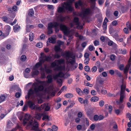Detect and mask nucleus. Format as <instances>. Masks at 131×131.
I'll return each instance as SVG.
<instances>
[{"label":"nucleus","instance_id":"f257e3e1","mask_svg":"<svg viewBox=\"0 0 131 131\" xmlns=\"http://www.w3.org/2000/svg\"><path fill=\"white\" fill-rule=\"evenodd\" d=\"M23 122L25 125L27 123L28 126L31 127L34 130L36 131H46L43 129H39L37 122L36 121L33 122L32 117L29 114H25Z\"/></svg>","mask_w":131,"mask_h":131},{"label":"nucleus","instance_id":"f03ea898","mask_svg":"<svg viewBox=\"0 0 131 131\" xmlns=\"http://www.w3.org/2000/svg\"><path fill=\"white\" fill-rule=\"evenodd\" d=\"M33 101H29L28 102V104L32 109H35L40 111L45 107L46 104L44 103L41 105L40 107L35 106V104H40L43 102L42 99H32Z\"/></svg>","mask_w":131,"mask_h":131},{"label":"nucleus","instance_id":"7ed1b4c3","mask_svg":"<svg viewBox=\"0 0 131 131\" xmlns=\"http://www.w3.org/2000/svg\"><path fill=\"white\" fill-rule=\"evenodd\" d=\"M62 7L63 8L59 7L58 8L57 11L58 13L65 12V10L64 8L69 12H71L73 10V8L71 4L69 2H64Z\"/></svg>","mask_w":131,"mask_h":131},{"label":"nucleus","instance_id":"20e7f679","mask_svg":"<svg viewBox=\"0 0 131 131\" xmlns=\"http://www.w3.org/2000/svg\"><path fill=\"white\" fill-rule=\"evenodd\" d=\"M43 89V86L42 85H40L38 87H35L34 90L32 89H30L28 91L27 95L26 96L25 98H29L30 97H32L34 94V91L36 94H37L39 91H42Z\"/></svg>","mask_w":131,"mask_h":131},{"label":"nucleus","instance_id":"39448f33","mask_svg":"<svg viewBox=\"0 0 131 131\" xmlns=\"http://www.w3.org/2000/svg\"><path fill=\"white\" fill-rule=\"evenodd\" d=\"M64 76V74L62 72H60L53 76V78L54 79H57V82L60 85V86L62 85V80L61 78H59L63 77Z\"/></svg>","mask_w":131,"mask_h":131},{"label":"nucleus","instance_id":"423d86ee","mask_svg":"<svg viewBox=\"0 0 131 131\" xmlns=\"http://www.w3.org/2000/svg\"><path fill=\"white\" fill-rule=\"evenodd\" d=\"M126 88V84L125 82L123 81L121 87L120 96V98H124L125 97V89Z\"/></svg>","mask_w":131,"mask_h":131},{"label":"nucleus","instance_id":"0eeeda50","mask_svg":"<svg viewBox=\"0 0 131 131\" xmlns=\"http://www.w3.org/2000/svg\"><path fill=\"white\" fill-rule=\"evenodd\" d=\"M91 12V10L89 8H86L84 9L82 15L83 19H87V16L90 14Z\"/></svg>","mask_w":131,"mask_h":131},{"label":"nucleus","instance_id":"6e6552de","mask_svg":"<svg viewBox=\"0 0 131 131\" xmlns=\"http://www.w3.org/2000/svg\"><path fill=\"white\" fill-rule=\"evenodd\" d=\"M60 27L61 30L62 31L65 35H68L69 34V32L68 28L66 26L62 24L60 25Z\"/></svg>","mask_w":131,"mask_h":131},{"label":"nucleus","instance_id":"1a4fd4ad","mask_svg":"<svg viewBox=\"0 0 131 131\" xmlns=\"http://www.w3.org/2000/svg\"><path fill=\"white\" fill-rule=\"evenodd\" d=\"M51 66L53 67H54L55 66H57V67L55 69V70H60L61 71L63 70L64 69V67H62L61 66H58V63H57V62L56 61V60L52 62L51 64Z\"/></svg>","mask_w":131,"mask_h":131},{"label":"nucleus","instance_id":"9d476101","mask_svg":"<svg viewBox=\"0 0 131 131\" xmlns=\"http://www.w3.org/2000/svg\"><path fill=\"white\" fill-rule=\"evenodd\" d=\"M51 56H47L46 55L41 56L40 62L43 63L46 61H51Z\"/></svg>","mask_w":131,"mask_h":131},{"label":"nucleus","instance_id":"9b49d317","mask_svg":"<svg viewBox=\"0 0 131 131\" xmlns=\"http://www.w3.org/2000/svg\"><path fill=\"white\" fill-rule=\"evenodd\" d=\"M66 56V59L68 61L70 58H72V59H74L75 60V55H73L72 54L69 52H66L64 54Z\"/></svg>","mask_w":131,"mask_h":131},{"label":"nucleus","instance_id":"f8f14e48","mask_svg":"<svg viewBox=\"0 0 131 131\" xmlns=\"http://www.w3.org/2000/svg\"><path fill=\"white\" fill-rule=\"evenodd\" d=\"M45 92L48 94V95L50 96H51L52 97H53L55 95V92L53 91L52 90H50L49 88H47L45 89Z\"/></svg>","mask_w":131,"mask_h":131},{"label":"nucleus","instance_id":"ddd939ff","mask_svg":"<svg viewBox=\"0 0 131 131\" xmlns=\"http://www.w3.org/2000/svg\"><path fill=\"white\" fill-rule=\"evenodd\" d=\"M123 99H120L119 101H116L117 104H120L119 106V108L120 110L121 111H122L124 107V106L123 104H120L123 103Z\"/></svg>","mask_w":131,"mask_h":131},{"label":"nucleus","instance_id":"4468645a","mask_svg":"<svg viewBox=\"0 0 131 131\" xmlns=\"http://www.w3.org/2000/svg\"><path fill=\"white\" fill-rule=\"evenodd\" d=\"M34 27V26L32 25L27 24L26 25V30L27 32H29Z\"/></svg>","mask_w":131,"mask_h":131},{"label":"nucleus","instance_id":"2eb2a0df","mask_svg":"<svg viewBox=\"0 0 131 131\" xmlns=\"http://www.w3.org/2000/svg\"><path fill=\"white\" fill-rule=\"evenodd\" d=\"M4 31L5 32V34H3V36H4V37H5L7 36L8 34V25L5 26Z\"/></svg>","mask_w":131,"mask_h":131},{"label":"nucleus","instance_id":"dca6fc26","mask_svg":"<svg viewBox=\"0 0 131 131\" xmlns=\"http://www.w3.org/2000/svg\"><path fill=\"white\" fill-rule=\"evenodd\" d=\"M14 30L15 32L18 31L20 29V26L18 24L14 26Z\"/></svg>","mask_w":131,"mask_h":131},{"label":"nucleus","instance_id":"f3484780","mask_svg":"<svg viewBox=\"0 0 131 131\" xmlns=\"http://www.w3.org/2000/svg\"><path fill=\"white\" fill-rule=\"evenodd\" d=\"M48 79L47 82L49 83H51L52 81V76L51 75H48L47 77Z\"/></svg>","mask_w":131,"mask_h":131},{"label":"nucleus","instance_id":"a211bd4d","mask_svg":"<svg viewBox=\"0 0 131 131\" xmlns=\"http://www.w3.org/2000/svg\"><path fill=\"white\" fill-rule=\"evenodd\" d=\"M66 61L67 63L69 64H70L72 66L73 65V64H74L75 62V60L74 59H69L68 61L67 60H66Z\"/></svg>","mask_w":131,"mask_h":131},{"label":"nucleus","instance_id":"6ab92c4d","mask_svg":"<svg viewBox=\"0 0 131 131\" xmlns=\"http://www.w3.org/2000/svg\"><path fill=\"white\" fill-rule=\"evenodd\" d=\"M82 3L81 1H79L77 2L75 4V7L77 8L79 6H82Z\"/></svg>","mask_w":131,"mask_h":131},{"label":"nucleus","instance_id":"aec40b11","mask_svg":"<svg viewBox=\"0 0 131 131\" xmlns=\"http://www.w3.org/2000/svg\"><path fill=\"white\" fill-rule=\"evenodd\" d=\"M9 15L10 17L11 18H14L15 17V14L10 9H9Z\"/></svg>","mask_w":131,"mask_h":131},{"label":"nucleus","instance_id":"412c9836","mask_svg":"<svg viewBox=\"0 0 131 131\" xmlns=\"http://www.w3.org/2000/svg\"><path fill=\"white\" fill-rule=\"evenodd\" d=\"M42 119L43 120H45V121H48L50 120L48 115L47 114H45L43 115Z\"/></svg>","mask_w":131,"mask_h":131},{"label":"nucleus","instance_id":"4be33fe9","mask_svg":"<svg viewBox=\"0 0 131 131\" xmlns=\"http://www.w3.org/2000/svg\"><path fill=\"white\" fill-rule=\"evenodd\" d=\"M34 36V34L33 33L31 32L30 33L29 35V40L30 41H32L33 40Z\"/></svg>","mask_w":131,"mask_h":131},{"label":"nucleus","instance_id":"5701e85b","mask_svg":"<svg viewBox=\"0 0 131 131\" xmlns=\"http://www.w3.org/2000/svg\"><path fill=\"white\" fill-rule=\"evenodd\" d=\"M73 21L77 25H80V24L79 21V19L78 17H74L73 19Z\"/></svg>","mask_w":131,"mask_h":131},{"label":"nucleus","instance_id":"b1692460","mask_svg":"<svg viewBox=\"0 0 131 131\" xmlns=\"http://www.w3.org/2000/svg\"><path fill=\"white\" fill-rule=\"evenodd\" d=\"M34 14V11L33 9H29L28 13V15L30 16H32Z\"/></svg>","mask_w":131,"mask_h":131},{"label":"nucleus","instance_id":"393cba45","mask_svg":"<svg viewBox=\"0 0 131 131\" xmlns=\"http://www.w3.org/2000/svg\"><path fill=\"white\" fill-rule=\"evenodd\" d=\"M130 66V64H128L125 67V69L124 70V73L125 74H126L128 72Z\"/></svg>","mask_w":131,"mask_h":131},{"label":"nucleus","instance_id":"a878e982","mask_svg":"<svg viewBox=\"0 0 131 131\" xmlns=\"http://www.w3.org/2000/svg\"><path fill=\"white\" fill-rule=\"evenodd\" d=\"M77 115L78 117L79 118H81L82 117H84V115L83 112H79L78 113Z\"/></svg>","mask_w":131,"mask_h":131},{"label":"nucleus","instance_id":"bb28decb","mask_svg":"<svg viewBox=\"0 0 131 131\" xmlns=\"http://www.w3.org/2000/svg\"><path fill=\"white\" fill-rule=\"evenodd\" d=\"M65 96L67 98H71L73 97V95L71 93H68L65 95Z\"/></svg>","mask_w":131,"mask_h":131},{"label":"nucleus","instance_id":"cd10ccee","mask_svg":"<svg viewBox=\"0 0 131 131\" xmlns=\"http://www.w3.org/2000/svg\"><path fill=\"white\" fill-rule=\"evenodd\" d=\"M55 39L53 37L49 38L48 39L50 43H53L54 42Z\"/></svg>","mask_w":131,"mask_h":131},{"label":"nucleus","instance_id":"c85d7f7f","mask_svg":"<svg viewBox=\"0 0 131 131\" xmlns=\"http://www.w3.org/2000/svg\"><path fill=\"white\" fill-rule=\"evenodd\" d=\"M2 20L6 23H8V19L7 17L4 16L2 17Z\"/></svg>","mask_w":131,"mask_h":131},{"label":"nucleus","instance_id":"c756f323","mask_svg":"<svg viewBox=\"0 0 131 131\" xmlns=\"http://www.w3.org/2000/svg\"><path fill=\"white\" fill-rule=\"evenodd\" d=\"M41 115L40 113H37L35 115V117L38 120H40L41 119Z\"/></svg>","mask_w":131,"mask_h":131},{"label":"nucleus","instance_id":"7c9ffc66","mask_svg":"<svg viewBox=\"0 0 131 131\" xmlns=\"http://www.w3.org/2000/svg\"><path fill=\"white\" fill-rule=\"evenodd\" d=\"M89 92V90L87 89H84L83 91H82V95L84 94H87Z\"/></svg>","mask_w":131,"mask_h":131},{"label":"nucleus","instance_id":"2f4dec72","mask_svg":"<svg viewBox=\"0 0 131 131\" xmlns=\"http://www.w3.org/2000/svg\"><path fill=\"white\" fill-rule=\"evenodd\" d=\"M7 113L5 112V113L1 114L0 116V120L2 119L7 114Z\"/></svg>","mask_w":131,"mask_h":131},{"label":"nucleus","instance_id":"473e14b6","mask_svg":"<svg viewBox=\"0 0 131 131\" xmlns=\"http://www.w3.org/2000/svg\"><path fill=\"white\" fill-rule=\"evenodd\" d=\"M115 55L112 54L110 55V59L112 61H114L115 60Z\"/></svg>","mask_w":131,"mask_h":131},{"label":"nucleus","instance_id":"72a5a7b5","mask_svg":"<svg viewBox=\"0 0 131 131\" xmlns=\"http://www.w3.org/2000/svg\"><path fill=\"white\" fill-rule=\"evenodd\" d=\"M53 27V23L51 22L48 24V28L52 29Z\"/></svg>","mask_w":131,"mask_h":131},{"label":"nucleus","instance_id":"f704fd0d","mask_svg":"<svg viewBox=\"0 0 131 131\" xmlns=\"http://www.w3.org/2000/svg\"><path fill=\"white\" fill-rule=\"evenodd\" d=\"M91 3L92 4V7L93 8H94L95 6V1L96 0H90Z\"/></svg>","mask_w":131,"mask_h":131},{"label":"nucleus","instance_id":"c9c22d12","mask_svg":"<svg viewBox=\"0 0 131 131\" xmlns=\"http://www.w3.org/2000/svg\"><path fill=\"white\" fill-rule=\"evenodd\" d=\"M50 108L49 105L48 104H47L46 105L45 109V111H48L50 110Z\"/></svg>","mask_w":131,"mask_h":131},{"label":"nucleus","instance_id":"e433bc0d","mask_svg":"<svg viewBox=\"0 0 131 131\" xmlns=\"http://www.w3.org/2000/svg\"><path fill=\"white\" fill-rule=\"evenodd\" d=\"M26 59V56L25 55L22 56L20 58V60L22 61H24Z\"/></svg>","mask_w":131,"mask_h":131},{"label":"nucleus","instance_id":"4c0bfd02","mask_svg":"<svg viewBox=\"0 0 131 131\" xmlns=\"http://www.w3.org/2000/svg\"><path fill=\"white\" fill-rule=\"evenodd\" d=\"M56 61L57 62V63L58 66L59 65L62 63L64 62L63 60H56Z\"/></svg>","mask_w":131,"mask_h":131},{"label":"nucleus","instance_id":"58836bf2","mask_svg":"<svg viewBox=\"0 0 131 131\" xmlns=\"http://www.w3.org/2000/svg\"><path fill=\"white\" fill-rule=\"evenodd\" d=\"M39 73V71L38 70H35L33 71L32 74L34 75H37Z\"/></svg>","mask_w":131,"mask_h":131},{"label":"nucleus","instance_id":"ea45409f","mask_svg":"<svg viewBox=\"0 0 131 131\" xmlns=\"http://www.w3.org/2000/svg\"><path fill=\"white\" fill-rule=\"evenodd\" d=\"M42 63L41 62H38L37 63L35 66V67L36 68H38L40 66L42 65Z\"/></svg>","mask_w":131,"mask_h":131},{"label":"nucleus","instance_id":"a19ab883","mask_svg":"<svg viewBox=\"0 0 131 131\" xmlns=\"http://www.w3.org/2000/svg\"><path fill=\"white\" fill-rule=\"evenodd\" d=\"M60 48L59 46H56L55 47L54 49L56 52H58L60 50Z\"/></svg>","mask_w":131,"mask_h":131},{"label":"nucleus","instance_id":"79ce46f5","mask_svg":"<svg viewBox=\"0 0 131 131\" xmlns=\"http://www.w3.org/2000/svg\"><path fill=\"white\" fill-rule=\"evenodd\" d=\"M84 70L86 72H89L90 70L89 67L88 66H86L84 68Z\"/></svg>","mask_w":131,"mask_h":131},{"label":"nucleus","instance_id":"37998d69","mask_svg":"<svg viewBox=\"0 0 131 131\" xmlns=\"http://www.w3.org/2000/svg\"><path fill=\"white\" fill-rule=\"evenodd\" d=\"M99 116L97 115H95L93 117L94 120L95 121H97L99 120Z\"/></svg>","mask_w":131,"mask_h":131},{"label":"nucleus","instance_id":"c03bdc74","mask_svg":"<svg viewBox=\"0 0 131 131\" xmlns=\"http://www.w3.org/2000/svg\"><path fill=\"white\" fill-rule=\"evenodd\" d=\"M114 37L116 40H118L119 35L117 33H116L114 35Z\"/></svg>","mask_w":131,"mask_h":131},{"label":"nucleus","instance_id":"a18cd8bd","mask_svg":"<svg viewBox=\"0 0 131 131\" xmlns=\"http://www.w3.org/2000/svg\"><path fill=\"white\" fill-rule=\"evenodd\" d=\"M36 45L37 47L40 48L42 47V43L41 42L38 43H37Z\"/></svg>","mask_w":131,"mask_h":131},{"label":"nucleus","instance_id":"49530a36","mask_svg":"<svg viewBox=\"0 0 131 131\" xmlns=\"http://www.w3.org/2000/svg\"><path fill=\"white\" fill-rule=\"evenodd\" d=\"M94 44L95 46H96L99 45V42L98 41L95 40L94 41Z\"/></svg>","mask_w":131,"mask_h":131},{"label":"nucleus","instance_id":"de8ad7c7","mask_svg":"<svg viewBox=\"0 0 131 131\" xmlns=\"http://www.w3.org/2000/svg\"><path fill=\"white\" fill-rule=\"evenodd\" d=\"M21 93L17 92L15 94V96L16 98L19 97L21 95Z\"/></svg>","mask_w":131,"mask_h":131},{"label":"nucleus","instance_id":"09e8293b","mask_svg":"<svg viewBox=\"0 0 131 131\" xmlns=\"http://www.w3.org/2000/svg\"><path fill=\"white\" fill-rule=\"evenodd\" d=\"M45 71L47 73H51L52 72V70L48 68L46 69Z\"/></svg>","mask_w":131,"mask_h":131},{"label":"nucleus","instance_id":"8fccbe9b","mask_svg":"<svg viewBox=\"0 0 131 131\" xmlns=\"http://www.w3.org/2000/svg\"><path fill=\"white\" fill-rule=\"evenodd\" d=\"M90 60L89 58H85L84 61V63L85 64H87L88 63L89 61Z\"/></svg>","mask_w":131,"mask_h":131},{"label":"nucleus","instance_id":"3c124183","mask_svg":"<svg viewBox=\"0 0 131 131\" xmlns=\"http://www.w3.org/2000/svg\"><path fill=\"white\" fill-rule=\"evenodd\" d=\"M17 22V20L16 19H15L13 23H11L10 22V21H9V23L11 25H13L15 24Z\"/></svg>","mask_w":131,"mask_h":131},{"label":"nucleus","instance_id":"603ef678","mask_svg":"<svg viewBox=\"0 0 131 131\" xmlns=\"http://www.w3.org/2000/svg\"><path fill=\"white\" fill-rule=\"evenodd\" d=\"M107 95L108 97H113L115 96V95L114 94H111L110 93L108 94Z\"/></svg>","mask_w":131,"mask_h":131},{"label":"nucleus","instance_id":"864d4df0","mask_svg":"<svg viewBox=\"0 0 131 131\" xmlns=\"http://www.w3.org/2000/svg\"><path fill=\"white\" fill-rule=\"evenodd\" d=\"M123 31L124 33L126 34H128L129 33V31L127 28H124L123 29Z\"/></svg>","mask_w":131,"mask_h":131},{"label":"nucleus","instance_id":"5fc2aeb1","mask_svg":"<svg viewBox=\"0 0 131 131\" xmlns=\"http://www.w3.org/2000/svg\"><path fill=\"white\" fill-rule=\"evenodd\" d=\"M97 70V67L96 66H94L92 69V71L93 72H95Z\"/></svg>","mask_w":131,"mask_h":131},{"label":"nucleus","instance_id":"6e6d98bb","mask_svg":"<svg viewBox=\"0 0 131 131\" xmlns=\"http://www.w3.org/2000/svg\"><path fill=\"white\" fill-rule=\"evenodd\" d=\"M59 25V24L57 22H55L53 23V26L55 28L57 27Z\"/></svg>","mask_w":131,"mask_h":131},{"label":"nucleus","instance_id":"4d7b16f0","mask_svg":"<svg viewBox=\"0 0 131 131\" xmlns=\"http://www.w3.org/2000/svg\"><path fill=\"white\" fill-rule=\"evenodd\" d=\"M76 91L79 94L81 95L82 93V91H81V90L79 89H77Z\"/></svg>","mask_w":131,"mask_h":131},{"label":"nucleus","instance_id":"13d9d810","mask_svg":"<svg viewBox=\"0 0 131 131\" xmlns=\"http://www.w3.org/2000/svg\"><path fill=\"white\" fill-rule=\"evenodd\" d=\"M95 127V125L94 124H92L90 126V128L91 129L93 130L94 129Z\"/></svg>","mask_w":131,"mask_h":131},{"label":"nucleus","instance_id":"bf43d9fd","mask_svg":"<svg viewBox=\"0 0 131 131\" xmlns=\"http://www.w3.org/2000/svg\"><path fill=\"white\" fill-rule=\"evenodd\" d=\"M52 129L54 131H56L58 130V128L57 126L54 125L52 126Z\"/></svg>","mask_w":131,"mask_h":131},{"label":"nucleus","instance_id":"052dcab7","mask_svg":"<svg viewBox=\"0 0 131 131\" xmlns=\"http://www.w3.org/2000/svg\"><path fill=\"white\" fill-rule=\"evenodd\" d=\"M5 56L0 50V59H3L5 58Z\"/></svg>","mask_w":131,"mask_h":131},{"label":"nucleus","instance_id":"680f3d73","mask_svg":"<svg viewBox=\"0 0 131 131\" xmlns=\"http://www.w3.org/2000/svg\"><path fill=\"white\" fill-rule=\"evenodd\" d=\"M60 57V56L57 53L54 55V58L55 59H58Z\"/></svg>","mask_w":131,"mask_h":131},{"label":"nucleus","instance_id":"e2e57ef3","mask_svg":"<svg viewBox=\"0 0 131 131\" xmlns=\"http://www.w3.org/2000/svg\"><path fill=\"white\" fill-rule=\"evenodd\" d=\"M48 34H51L53 32L52 29L48 28Z\"/></svg>","mask_w":131,"mask_h":131},{"label":"nucleus","instance_id":"0e129e2a","mask_svg":"<svg viewBox=\"0 0 131 131\" xmlns=\"http://www.w3.org/2000/svg\"><path fill=\"white\" fill-rule=\"evenodd\" d=\"M17 7L16 6H14L12 8V9L15 12L16 11L17 9Z\"/></svg>","mask_w":131,"mask_h":131},{"label":"nucleus","instance_id":"69168bd1","mask_svg":"<svg viewBox=\"0 0 131 131\" xmlns=\"http://www.w3.org/2000/svg\"><path fill=\"white\" fill-rule=\"evenodd\" d=\"M91 93L92 95H95L96 94V91L94 90H92L91 92Z\"/></svg>","mask_w":131,"mask_h":131},{"label":"nucleus","instance_id":"338daca9","mask_svg":"<svg viewBox=\"0 0 131 131\" xmlns=\"http://www.w3.org/2000/svg\"><path fill=\"white\" fill-rule=\"evenodd\" d=\"M60 21L61 22L64 21L65 20V18L63 17H61L60 18Z\"/></svg>","mask_w":131,"mask_h":131},{"label":"nucleus","instance_id":"774afa93","mask_svg":"<svg viewBox=\"0 0 131 131\" xmlns=\"http://www.w3.org/2000/svg\"><path fill=\"white\" fill-rule=\"evenodd\" d=\"M80 121V119L79 118L77 117V118H75V122L76 123H79V122Z\"/></svg>","mask_w":131,"mask_h":131}]
</instances>
